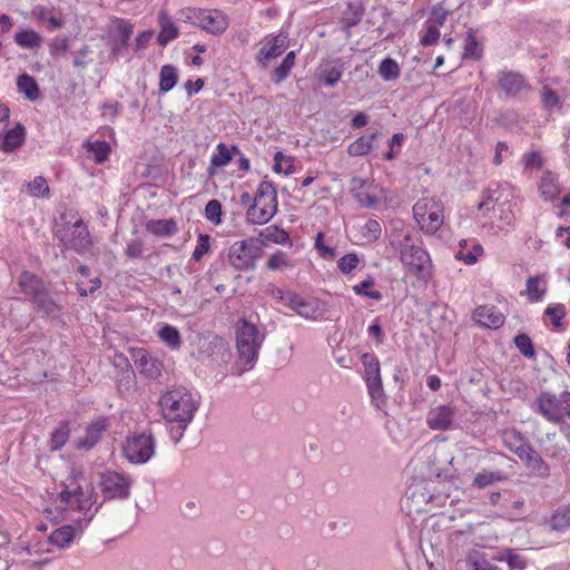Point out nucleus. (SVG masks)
I'll return each mask as SVG.
<instances>
[{"instance_id":"nucleus-1","label":"nucleus","mask_w":570,"mask_h":570,"mask_svg":"<svg viewBox=\"0 0 570 570\" xmlns=\"http://www.w3.org/2000/svg\"><path fill=\"white\" fill-rule=\"evenodd\" d=\"M60 508L81 514L72 524L57 528L49 535V542L60 549L69 547L80 537L94 520L100 505L95 507L97 493L94 484L86 479L82 471L72 469L68 478L61 482L57 494Z\"/></svg>"},{"instance_id":"nucleus-2","label":"nucleus","mask_w":570,"mask_h":570,"mask_svg":"<svg viewBox=\"0 0 570 570\" xmlns=\"http://www.w3.org/2000/svg\"><path fill=\"white\" fill-rule=\"evenodd\" d=\"M199 406V397L184 386H175L166 391L159 399L163 417L170 423H177L176 431L171 430V439L177 443Z\"/></svg>"},{"instance_id":"nucleus-3","label":"nucleus","mask_w":570,"mask_h":570,"mask_svg":"<svg viewBox=\"0 0 570 570\" xmlns=\"http://www.w3.org/2000/svg\"><path fill=\"white\" fill-rule=\"evenodd\" d=\"M513 187L509 183H492L481 194L478 212L481 217H489L493 212L498 219L499 229L512 226L515 220L513 212Z\"/></svg>"},{"instance_id":"nucleus-4","label":"nucleus","mask_w":570,"mask_h":570,"mask_svg":"<svg viewBox=\"0 0 570 570\" xmlns=\"http://www.w3.org/2000/svg\"><path fill=\"white\" fill-rule=\"evenodd\" d=\"M266 334L254 323L242 318L236 325V350L238 355L237 374L252 370L256 364Z\"/></svg>"},{"instance_id":"nucleus-5","label":"nucleus","mask_w":570,"mask_h":570,"mask_svg":"<svg viewBox=\"0 0 570 570\" xmlns=\"http://www.w3.org/2000/svg\"><path fill=\"white\" fill-rule=\"evenodd\" d=\"M191 356L203 365L218 368L230 360V350L227 343L217 335L197 336L194 343Z\"/></svg>"},{"instance_id":"nucleus-6","label":"nucleus","mask_w":570,"mask_h":570,"mask_svg":"<svg viewBox=\"0 0 570 570\" xmlns=\"http://www.w3.org/2000/svg\"><path fill=\"white\" fill-rule=\"evenodd\" d=\"M277 191L274 184L263 180L257 187L254 204L247 209V220L255 225L266 224L277 213Z\"/></svg>"},{"instance_id":"nucleus-7","label":"nucleus","mask_w":570,"mask_h":570,"mask_svg":"<svg viewBox=\"0 0 570 570\" xmlns=\"http://www.w3.org/2000/svg\"><path fill=\"white\" fill-rule=\"evenodd\" d=\"M413 217L424 234L433 235L443 225V205L434 197H423L414 204Z\"/></svg>"},{"instance_id":"nucleus-8","label":"nucleus","mask_w":570,"mask_h":570,"mask_svg":"<svg viewBox=\"0 0 570 570\" xmlns=\"http://www.w3.org/2000/svg\"><path fill=\"white\" fill-rule=\"evenodd\" d=\"M262 253L259 240L253 237L237 240L228 248L227 259L236 271H252Z\"/></svg>"},{"instance_id":"nucleus-9","label":"nucleus","mask_w":570,"mask_h":570,"mask_svg":"<svg viewBox=\"0 0 570 570\" xmlns=\"http://www.w3.org/2000/svg\"><path fill=\"white\" fill-rule=\"evenodd\" d=\"M361 361L364 367V381L372 404L376 409H382L386 404V395L384 393L380 361L373 353H363Z\"/></svg>"},{"instance_id":"nucleus-10","label":"nucleus","mask_w":570,"mask_h":570,"mask_svg":"<svg viewBox=\"0 0 570 570\" xmlns=\"http://www.w3.org/2000/svg\"><path fill=\"white\" fill-rule=\"evenodd\" d=\"M156 451V441L150 432L134 433L129 435L124 445L126 459L134 464H145Z\"/></svg>"},{"instance_id":"nucleus-11","label":"nucleus","mask_w":570,"mask_h":570,"mask_svg":"<svg viewBox=\"0 0 570 570\" xmlns=\"http://www.w3.org/2000/svg\"><path fill=\"white\" fill-rule=\"evenodd\" d=\"M399 257L410 274L423 278L431 274L430 255L419 242L399 252Z\"/></svg>"},{"instance_id":"nucleus-12","label":"nucleus","mask_w":570,"mask_h":570,"mask_svg":"<svg viewBox=\"0 0 570 570\" xmlns=\"http://www.w3.org/2000/svg\"><path fill=\"white\" fill-rule=\"evenodd\" d=\"M186 19L212 35H222L228 27V18L219 10L188 9Z\"/></svg>"},{"instance_id":"nucleus-13","label":"nucleus","mask_w":570,"mask_h":570,"mask_svg":"<svg viewBox=\"0 0 570 570\" xmlns=\"http://www.w3.org/2000/svg\"><path fill=\"white\" fill-rule=\"evenodd\" d=\"M563 392L557 396L554 393L543 391L535 397L532 410L548 422L558 424L564 420Z\"/></svg>"},{"instance_id":"nucleus-14","label":"nucleus","mask_w":570,"mask_h":570,"mask_svg":"<svg viewBox=\"0 0 570 570\" xmlns=\"http://www.w3.org/2000/svg\"><path fill=\"white\" fill-rule=\"evenodd\" d=\"M132 479L130 475L107 471L101 474L100 488L105 500H126L130 497Z\"/></svg>"},{"instance_id":"nucleus-15","label":"nucleus","mask_w":570,"mask_h":570,"mask_svg":"<svg viewBox=\"0 0 570 570\" xmlns=\"http://www.w3.org/2000/svg\"><path fill=\"white\" fill-rule=\"evenodd\" d=\"M288 307L299 316L308 320H321L325 316L327 308L324 302L316 298H304L298 294H291Z\"/></svg>"},{"instance_id":"nucleus-16","label":"nucleus","mask_w":570,"mask_h":570,"mask_svg":"<svg viewBox=\"0 0 570 570\" xmlns=\"http://www.w3.org/2000/svg\"><path fill=\"white\" fill-rule=\"evenodd\" d=\"M263 46L257 53L256 61L262 68H266L268 63L279 57L287 48V36L285 35H267L262 41Z\"/></svg>"},{"instance_id":"nucleus-17","label":"nucleus","mask_w":570,"mask_h":570,"mask_svg":"<svg viewBox=\"0 0 570 570\" xmlns=\"http://www.w3.org/2000/svg\"><path fill=\"white\" fill-rule=\"evenodd\" d=\"M66 247H70L78 253L87 250L91 244L90 234L81 219L75 222L68 230L61 236Z\"/></svg>"},{"instance_id":"nucleus-18","label":"nucleus","mask_w":570,"mask_h":570,"mask_svg":"<svg viewBox=\"0 0 570 570\" xmlns=\"http://www.w3.org/2000/svg\"><path fill=\"white\" fill-rule=\"evenodd\" d=\"M131 358L139 373L148 379H156L161 374V362L145 348H131Z\"/></svg>"},{"instance_id":"nucleus-19","label":"nucleus","mask_w":570,"mask_h":570,"mask_svg":"<svg viewBox=\"0 0 570 570\" xmlns=\"http://www.w3.org/2000/svg\"><path fill=\"white\" fill-rule=\"evenodd\" d=\"M390 244L399 253L403 248L417 243L413 238V229L401 218L390 220Z\"/></svg>"},{"instance_id":"nucleus-20","label":"nucleus","mask_w":570,"mask_h":570,"mask_svg":"<svg viewBox=\"0 0 570 570\" xmlns=\"http://www.w3.org/2000/svg\"><path fill=\"white\" fill-rule=\"evenodd\" d=\"M374 189L373 184L366 179L354 177L351 180V194L361 207H376L379 199Z\"/></svg>"},{"instance_id":"nucleus-21","label":"nucleus","mask_w":570,"mask_h":570,"mask_svg":"<svg viewBox=\"0 0 570 570\" xmlns=\"http://www.w3.org/2000/svg\"><path fill=\"white\" fill-rule=\"evenodd\" d=\"M503 445L520 460L532 449L527 438L517 429H505L501 433Z\"/></svg>"},{"instance_id":"nucleus-22","label":"nucleus","mask_w":570,"mask_h":570,"mask_svg":"<svg viewBox=\"0 0 570 570\" xmlns=\"http://www.w3.org/2000/svg\"><path fill=\"white\" fill-rule=\"evenodd\" d=\"M107 428L108 420L105 417H99L91 422L87 426L85 435L76 441V449L85 451L92 449L99 442Z\"/></svg>"},{"instance_id":"nucleus-23","label":"nucleus","mask_w":570,"mask_h":570,"mask_svg":"<svg viewBox=\"0 0 570 570\" xmlns=\"http://www.w3.org/2000/svg\"><path fill=\"white\" fill-rule=\"evenodd\" d=\"M116 32L111 38V52L114 56H122L127 49L128 41L130 40L134 27L129 21L124 19L115 20Z\"/></svg>"},{"instance_id":"nucleus-24","label":"nucleus","mask_w":570,"mask_h":570,"mask_svg":"<svg viewBox=\"0 0 570 570\" xmlns=\"http://www.w3.org/2000/svg\"><path fill=\"white\" fill-rule=\"evenodd\" d=\"M543 525L549 531L566 533L570 531V502L561 505L543 518Z\"/></svg>"},{"instance_id":"nucleus-25","label":"nucleus","mask_w":570,"mask_h":570,"mask_svg":"<svg viewBox=\"0 0 570 570\" xmlns=\"http://www.w3.org/2000/svg\"><path fill=\"white\" fill-rule=\"evenodd\" d=\"M454 409L450 405H439L432 409L426 416V424L435 431L450 429L454 419Z\"/></svg>"},{"instance_id":"nucleus-26","label":"nucleus","mask_w":570,"mask_h":570,"mask_svg":"<svg viewBox=\"0 0 570 570\" xmlns=\"http://www.w3.org/2000/svg\"><path fill=\"white\" fill-rule=\"evenodd\" d=\"M474 321L487 328H499L504 323L503 314L495 307L482 305L473 313Z\"/></svg>"},{"instance_id":"nucleus-27","label":"nucleus","mask_w":570,"mask_h":570,"mask_svg":"<svg viewBox=\"0 0 570 570\" xmlns=\"http://www.w3.org/2000/svg\"><path fill=\"white\" fill-rule=\"evenodd\" d=\"M18 285L20 292L27 295L31 301L37 298L40 294H43L46 291L43 281L29 271H23L19 275Z\"/></svg>"},{"instance_id":"nucleus-28","label":"nucleus","mask_w":570,"mask_h":570,"mask_svg":"<svg viewBox=\"0 0 570 570\" xmlns=\"http://www.w3.org/2000/svg\"><path fill=\"white\" fill-rule=\"evenodd\" d=\"M498 81L507 96H517L527 87L524 77L520 72L511 70L501 71Z\"/></svg>"},{"instance_id":"nucleus-29","label":"nucleus","mask_w":570,"mask_h":570,"mask_svg":"<svg viewBox=\"0 0 570 570\" xmlns=\"http://www.w3.org/2000/svg\"><path fill=\"white\" fill-rule=\"evenodd\" d=\"M548 292L547 273L530 276L525 282V295L531 303L541 302Z\"/></svg>"},{"instance_id":"nucleus-30","label":"nucleus","mask_w":570,"mask_h":570,"mask_svg":"<svg viewBox=\"0 0 570 570\" xmlns=\"http://www.w3.org/2000/svg\"><path fill=\"white\" fill-rule=\"evenodd\" d=\"M233 154H240L236 146L229 149L225 144L219 142L210 157V164L207 169L208 175L213 177L216 174V168L227 166L232 160Z\"/></svg>"},{"instance_id":"nucleus-31","label":"nucleus","mask_w":570,"mask_h":570,"mask_svg":"<svg viewBox=\"0 0 570 570\" xmlns=\"http://www.w3.org/2000/svg\"><path fill=\"white\" fill-rule=\"evenodd\" d=\"M26 130L21 124H17L13 128L0 135V150L12 153L18 149L24 141Z\"/></svg>"},{"instance_id":"nucleus-32","label":"nucleus","mask_w":570,"mask_h":570,"mask_svg":"<svg viewBox=\"0 0 570 570\" xmlns=\"http://www.w3.org/2000/svg\"><path fill=\"white\" fill-rule=\"evenodd\" d=\"M344 66L340 60L322 63L318 69V79L328 87L335 86L342 78Z\"/></svg>"},{"instance_id":"nucleus-33","label":"nucleus","mask_w":570,"mask_h":570,"mask_svg":"<svg viewBox=\"0 0 570 570\" xmlns=\"http://www.w3.org/2000/svg\"><path fill=\"white\" fill-rule=\"evenodd\" d=\"M527 468L537 476L546 479L550 475L549 464L539 455V453L532 448L529 453L521 459Z\"/></svg>"},{"instance_id":"nucleus-34","label":"nucleus","mask_w":570,"mask_h":570,"mask_svg":"<svg viewBox=\"0 0 570 570\" xmlns=\"http://www.w3.org/2000/svg\"><path fill=\"white\" fill-rule=\"evenodd\" d=\"M505 480H508V474L502 471L481 470L474 475L472 487L485 489L494 483L503 482Z\"/></svg>"},{"instance_id":"nucleus-35","label":"nucleus","mask_w":570,"mask_h":570,"mask_svg":"<svg viewBox=\"0 0 570 570\" xmlns=\"http://www.w3.org/2000/svg\"><path fill=\"white\" fill-rule=\"evenodd\" d=\"M258 236L262 239L261 245H265V243L267 242L279 245H285L288 243L289 245H292L288 234L284 229L279 228L277 225H269L263 228L259 232Z\"/></svg>"},{"instance_id":"nucleus-36","label":"nucleus","mask_w":570,"mask_h":570,"mask_svg":"<svg viewBox=\"0 0 570 570\" xmlns=\"http://www.w3.org/2000/svg\"><path fill=\"white\" fill-rule=\"evenodd\" d=\"M159 26L158 42L160 46H166L169 41L177 38L178 29L166 12L159 13Z\"/></svg>"},{"instance_id":"nucleus-37","label":"nucleus","mask_w":570,"mask_h":570,"mask_svg":"<svg viewBox=\"0 0 570 570\" xmlns=\"http://www.w3.org/2000/svg\"><path fill=\"white\" fill-rule=\"evenodd\" d=\"M14 42L23 49L39 48L42 43L41 36L32 29H20L14 35Z\"/></svg>"},{"instance_id":"nucleus-38","label":"nucleus","mask_w":570,"mask_h":570,"mask_svg":"<svg viewBox=\"0 0 570 570\" xmlns=\"http://www.w3.org/2000/svg\"><path fill=\"white\" fill-rule=\"evenodd\" d=\"M146 229L154 235L168 237L176 233L177 225L173 219H151L147 222Z\"/></svg>"},{"instance_id":"nucleus-39","label":"nucleus","mask_w":570,"mask_h":570,"mask_svg":"<svg viewBox=\"0 0 570 570\" xmlns=\"http://www.w3.org/2000/svg\"><path fill=\"white\" fill-rule=\"evenodd\" d=\"M377 137V132L370 136H361L348 145L347 154L352 157H360L368 154L373 148V141Z\"/></svg>"},{"instance_id":"nucleus-40","label":"nucleus","mask_w":570,"mask_h":570,"mask_svg":"<svg viewBox=\"0 0 570 570\" xmlns=\"http://www.w3.org/2000/svg\"><path fill=\"white\" fill-rule=\"evenodd\" d=\"M33 17L40 23H48L51 30H57L63 27L65 22L62 19L57 18L51 10L46 7H36L32 11Z\"/></svg>"},{"instance_id":"nucleus-41","label":"nucleus","mask_w":570,"mask_h":570,"mask_svg":"<svg viewBox=\"0 0 570 570\" xmlns=\"http://www.w3.org/2000/svg\"><path fill=\"white\" fill-rule=\"evenodd\" d=\"M17 86L19 91L29 100L35 101L39 98V87L31 76L27 73L19 76L17 79Z\"/></svg>"},{"instance_id":"nucleus-42","label":"nucleus","mask_w":570,"mask_h":570,"mask_svg":"<svg viewBox=\"0 0 570 570\" xmlns=\"http://www.w3.org/2000/svg\"><path fill=\"white\" fill-rule=\"evenodd\" d=\"M177 81V69L171 65L163 66L159 73V90L161 92H168L176 86Z\"/></svg>"},{"instance_id":"nucleus-43","label":"nucleus","mask_w":570,"mask_h":570,"mask_svg":"<svg viewBox=\"0 0 570 570\" xmlns=\"http://www.w3.org/2000/svg\"><path fill=\"white\" fill-rule=\"evenodd\" d=\"M158 336L171 350H177L181 345V336L177 327L165 324L158 332Z\"/></svg>"},{"instance_id":"nucleus-44","label":"nucleus","mask_w":570,"mask_h":570,"mask_svg":"<svg viewBox=\"0 0 570 570\" xmlns=\"http://www.w3.org/2000/svg\"><path fill=\"white\" fill-rule=\"evenodd\" d=\"M483 53V47L481 42L476 39L474 32L470 29L466 32V37L464 39V58L471 59H480Z\"/></svg>"},{"instance_id":"nucleus-45","label":"nucleus","mask_w":570,"mask_h":570,"mask_svg":"<svg viewBox=\"0 0 570 570\" xmlns=\"http://www.w3.org/2000/svg\"><path fill=\"white\" fill-rule=\"evenodd\" d=\"M539 189L546 200L556 199L559 194L557 178L551 173L546 174L541 178Z\"/></svg>"},{"instance_id":"nucleus-46","label":"nucleus","mask_w":570,"mask_h":570,"mask_svg":"<svg viewBox=\"0 0 570 570\" xmlns=\"http://www.w3.org/2000/svg\"><path fill=\"white\" fill-rule=\"evenodd\" d=\"M87 150L92 155L95 163L102 164L108 159L111 148L105 140H95L87 144Z\"/></svg>"},{"instance_id":"nucleus-47","label":"nucleus","mask_w":570,"mask_h":570,"mask_svg":"<svg viewBox=\"0 0 570 570\" xmlns=\"http://www.w3.org/2000/svg\"><path fill=\"white\" fill-rule=\"evenodd\" d=\"M39 311L48 316H57L60 312L59 305L48 295L47 289L32 301Z\"/></svg>"},{"instance_id":"nucleus-48","label":"nucleus","mask_w":570,"mask_h":570,"mask_svg":"<svg viewBox=\"0 0 570 570\" xmlns=\"http://www.w3.org/2000/svg\"><path fill=\"white\" fill-rule=\"evenodd\" d=\"M379 73L385 81L395 80L400 77V67L392 58H385L379 66Z\"/></svg>"},{"instance_id":"nucleus-49","label":"nucleus","mask_w":570,"mask_h":570,"mask_svg":"<svg viewBox=\"0 0 570 570\" xmlns=\"http://www.w3.org/2000/svg\"><path fill=\"white\" fill-rule=\"evenodd\" d=\"M498 561L507 562L510 570H525L528 566L527 560L512 550L502 552L500 557H498Z\"/></svg>"},{"instance_id":"nucleus-50","label":"nucleus","mask_w":570,"mask_h":570,"mask_svg":"<svg viewBox=\"0 0 570 570\" xmlns=\"http://www.w3.org/2000/svg\"><path fill=\"white\" fill-rule=\"evenodd\" d=\"M374 285V278L368 276L358 284L353 285L352 289L356 295L366 296L375 301L382 298V294L379 291L370 289Z\"/></svg>"},{"instance_id":"nucleus-51","label":"nucleus","mask_w":570,"mask_h":570,"mask_svg":"<svg viewBox=\"0 0 570 570\" xmlns=\"http://www.w3.org/2000/svg\"><path fill=\"white\" fill-rule=\"evenodd\" d=\"M294 63H295V52L289 51L283 59L282 63L277 68H275L274 73H273V80L276 83L282 82L288 76Z\"/></svg>"},{"instance_id":"nucleus-52","label":"nucleus","mask_w":570,"mask_h":570,"mask_svg":"<svg viewBox=\"0 0 570 570\" xmlns=\"http://www.w3.org/2000/svg\"><path fill=\"white\" fill-rule=\"evenodd\" d=\"M466 566L469 570H502L479 553L468 556Z\"/></svg>"},{"instance_id":"nucleus-53","label":"nucleus","mask_w":570,"mask_h":570,"mask_svg":"<svg viewBox=\"0 0 570 570\" xmlns=\"http://www.w3.org/2000/svg\"><path fill=\"white\" fill-rule=\"evenodd\" d=\"M27 191L32 197L41 198L49 195V186L42 176H38L33 180L27 183Z\"/></svg>"},{"instance_id":"nucleus-54","label":"nucleus","mask_w":570,"mask_h":570,"mask_svg":"<svg viewBox=\"0 0 570 570\" xmlns=\"http://www.w3.org/2000/svg\"><path fill=\"white\" fill-rule=\"evenodd\" d=\"M69 424L67 422H62L51 434V450H59L61 449L68 438H69Z\"/></svg>"},{"instance_id":"nucleus-55","label":"nucleus","mask_w":570,"mask_h":570,"mask_svg":"<svg viewBox=\"0 0 570 570\" xmlns=\"http://www.w3.org/2000/svg\"><path fill=\"white\" fill-rule=\"evenodd\" d=\"M292 266L287 255L282 250L272 254L266 262V268L269 271H281Z\"/></svg>"},{"instance_id":"nucleus-56","label":"nucleus","mask_w":570,"mask_h":570,"mask_svg":"<svg viewBox=\"0 0 570 570\" xmlns=\"http://www.w3.org/2000/svg\"><path fill=\"white\" fill-rule=\"evenodd\" d=\"M483 255V247L480 244H474L472 249L463 250L460 249L455 253V258L458 261H463L466 265H473L476 263L478 258Z\"/></svg>"},{"instance_id":"nucleus-57","label":"nucleus","mask_w":570,"mask_h":570,"mask_svg":"<svg viewBox=\"0 0 570 570\" xmlns=\"http://www.w3.org/2000/svg\"><path fill=\"white\" fill-rule=\"evenodd\" d=\"M360 264V257L355 253H348L337 261V268L343 274H350L356 269Z\"/></svg>"},{"instance_id":"nucleus-58","label":"nucleus","mask_w":570,"mask_h":570,"mask_svg":"<svg viewBox=\"0 0 570 570\" xmlns=\"http://www.w3.org/2000/svg\"><path fill=\"white\" fill-rule=\"evenodd\" d=\"M205 217L215 225L222 223V204L219 200L212 199L206 204Z\"/></svg>"},{"instance_id":"nucleus-59","label":"nucleus","mask_w":570,"mask_h":570,"mask_svg":"<svg viewBox=\"0 0 570 570\" xmlns=\"http://www.w3.org/2000/svg\"><path fill=\"white\" fill-rule=\"evenodd\" d=\"M381 224L376 219H368L362 228V235L370 242H375L381 237Z\"/></svg>"},{"instance_id":"nucleus-60","label":"nucleus","mask_w":570,"mask_h":570,"mask_svg":"<svg viewBox=\"0 0 570 570\" xmlns=\"http://www.w3.org/2000/svg\"><path fill=\"white\" fill-rule=\"evenodd\" d=\"M514 343L520 353L525 357H533L534 356V348L532 341L529 335L527 334H519L514 337Z\"/></svg>"},{"instance_id":"nucleus-61","label":"nucleus","mask_w":570,"mask_h":570,"mask_svg":"<svg viewBox=\"0 0 570 570\" xmlns=\"http://www.w3.org/2000/svg\"><path fill=\"white\" fill-rule=\"evenodd\" d=\"M210 249V237L208 235L199 234L197 245L193 252V259L199 262Z\"/></svg>"},{"instance_id":"nucleus-62","label":"nucleus","mask_w":570,"mask_h":570,"mask_svg":"<svg viewBox=\"0 0 570 570\" xmlns=\"http://www.w3.org/2000/svg\"><path fill=\"white\" fill-rule=\"evenodd\" d=\"M544 314L551 318L554 326H560L561 320L566 315V307L562 304L550 305L546 308Z\"/></svg>"},{"instance_id":"nucleus-63","label":"nucleus","mask_w":570,"mask_h":570,"mask_svg":"<svg viewBox=\"0 0 570 570\" xmlns=\"http://www.w3.org/2000/svg\"><path fill=\"white\" fill-rule=\"evenodd\" d=\"M525 168L540 169L543 166V157L540 151H530L522 157Z\"/></svg>"},{"instance_id":"nucleus-64","label":"nucleus","mask_w":570,"mask_h":570,"mask_svg":"<svg viewBox=\"0 0 570 570\" xmlns=\"http://www.w3.org/2000/svg\"><path fill=\"white\" fill-rule=\"evenodd\" d=\"M541 102L546 109H553L560 104V99L556 91L549 87H544L541 94Z\"/></svg>"}]
</instances>
